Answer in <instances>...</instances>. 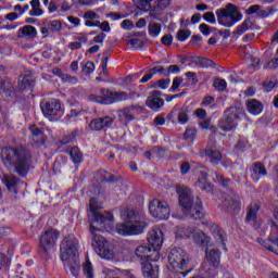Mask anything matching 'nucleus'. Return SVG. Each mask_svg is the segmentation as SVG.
<instances>
[{
	"label": "nucleus",
	"mask_w": 278,
	"mask_h": 278,
	"mask_svg": "<svg viewBox=\"0 0 278 278\" xmlns=\"http://www.w3.org/2000/svg\"><path fill=\"white\" fill-rule=\"evenodd\" d=\"M2 162L9 170L18 174L20 177H27L31 166V153L25 147L4 148L1 153Z\"/></svg>",
	"instance_id": "obj_1"
},
{
	"label": "nucleus",
	"mask_w": 278,
	"mask_h": 278,
	"mask_svg": "<svg viewBox=\"0 0 278 278\" xmlns=\"http://www.w3.org/2000/svg\"><path fill=\"white\" fill-rule=\"evenodd\" d=\"M61 260L64 262L66 273L78 277L81 265L79 263V240L70 233L61 242Z\"/></svg>",
	"instance_id": "obj_2"
},
{
	"label": "nucleus",
	"mask_w": 278,
	"mask_h": 278,
	"mask_svg": "<svg viewBox=\"0 0 278 278\" xmlns=\"http://www.w3.org/2000/svg\"><path fill=\"white\" fill-rule=\"evenodd\" d=\"M121 216L124 223L116 224V231L119 236H140L149 227L144 214L138 211L128 208L123 211Z\"/></svg>",
	"instance_id": "obj_3"
},
{
	"label": "nucleus",
	"mask_w": 278,
	"mask_h": 278,
	"mask_svg": "<svg viewBox=\"0 0 278 278\" xmlns=\"http://www.w3.org/2000/svg\"><path fill=\"white\" fill-rule=\"evenodd\" d=\"M176 190L179 205L181 206L184 214L190 216V218H193L194 220H201V218H203V202H201V199L198 198L194 202L192 199V191L187 187H177ZM191 207L195 210V213L190 211Z\"/></svg>",
	"instance_id": "obj_4"
},
{
	"label": "nucleus",
	"mask_w": 278,
	"mask_h": 278,
	"mask_svg": "<svg viewBox=\"0 0 278 278\" xmlns=\"http://www.w3.org/2000/svg\"><path fill=\"white\" fill-rule=\"evenodd\" d=\"M89 207L91 210L92 220L90 222V233L94 231H101L105 227V224L114 220V215L109 212L101 213L98 210L101 206L98 204L97 199L91 198L89 202Z\"/></svg>",
	"instance_id": "obj_5"
},
{
	"label": "nucleus",
	"mask_w": 278,
	"mask_h": 278,
	"mask_svg": "<svg viewBox=\"0 0 278 278\" xmlns=\"http://www.w3.org/2000/svg\"><path fill=\"white\" fill-rule=\"evenodd\" d=\"M217 22L223 27H233L236 23L242 21V13L238 11L236 4L229 3L224 9L216 11Z\"/></svg>",
	"instance_id": "obj_6"
},
{
	"label": "nucleus",
	"mask_w": 278,
	"mask_h": 278,
	"mask_svg": "<svg viewBox=\"0 0 278 278\" xmlns=\"http://www.w3.org/2000/svg\"><path fill=\"white\" fill-rule=\"evenodd\" d=\"M102 96L90 94L89 99L96 103H104L105 105L110 103L127 101L129 94L125 91H111L110 89H101Z\"/></svg>",
	"instance_id": "obj_7"
},
{
	"label": "nucleus",
	"mask_w": 278,
	"mask_h": 278,
	"mask_svg": "<svg viewBox=\"0 0 278 278\" xmlns=\"http://www.w3.org/2000/svg\"><path fill=\"white\" fill-rule=\"evenodd\" d=\"M244 114V109L240 106H231L225 112V116L219 121V127L223 131H233L236 129V118H240Z\"/></svg>",
	"instance_id": "obj_8"
},
{
	"label": "nucleus",
	"mask_w": 278,
	"mask_h": 278,
	"mask_svg": "<svg viewBox=\"0 0 278 278\" xmlns=\"http://www.w3.org/2000/svg\"><path fill=\"white\" fill-rule=\"evenodd\" d=\"M149 212L153 218L168 220V217L170 216V206L166 201L154 199L150 202Z\"/></svg>",
	"instance_id": "obj_9"
},
{
	"label": "nucleus",
	"mask_w": 278,
	"mask_h": 278,
	"mask_svg": "<svg viewBox=\"0 0 278 278\" xmlns=\"http://www.w3.org/2000/svg\"><path fill=\"white\" fill-rule=\"evenodd\" d=\"M92 235V247L98 253L99 256L102 257V260H112L114 257V251L110 249V245L108 244V241L103 236L96 235L94 231Z\"/></svg>",
	"instance_id": "obj_10"
},
{
	"label": "nucleus",
	"mask_w": 278,
	"mask_h": 278,
	"mask_svg": "<svg viewBox=\"0 0 278 278\" xmlns=\"http://www.w3.org/2000/svg\"><path fill=\"white\" fill-rule=\"evenodd\" d=\"M190 258L184 249L175 248L168 254V262L172 268H178L179 270H184L186 266H188V262Z\"/></svg>",
	"instance_id": "obj_11"
},
{
	"label": "nucleus",
	"mask_w": 278,
	"mask_h": 278,
	"mask_svg": "<svg viewBox=\"0 0 278 278\" xmlns=\"http://www.w3.org/2000/svg\"><path fill=\"white\" fill-rule=\"evenodd\" d=\"M58 238H60V232L56 229H47L45 233L40 236L39 244L41 251H43V253H49V251L55 247Z\"/></svg>",
	"instance_id": "obj_12"
},
{
	"label": "nucleus",
	"mask_w": 278,
	"mask_h": 278,
	"mask_svg": "<svg viewBox=\"0 0 278 278\" xmlns=\"http://www.w3.org/2000/svg\"><path fill=\"white\" fill-rule=\"evenodd\" d=\"M136 256L143 262H157L160 252L149 245H139L135 249Z\"/></svg>",
	"instance_id": "obj_13"
},
{
	"label": "nucleus",
	"mask_w": 278,
	"mask_h": 278,
	"mask_svg": "<svg viewBox=\"0 0 278 278\" xmlns=\"http://www.w3.org/2000/svg\"><path fill=\"white\" fill-rule=\"evenodd\" d=\"M40 108L45 116H58L60 110H62V104H60L59 100L52 99L50 101H42Z\"/></svg>",
	"instance_id": "obj_14"
},
{
	"label": "nucleus",
	"mask_w": 278,
	"mask_h": 278,
	"mask_svg": "<svg viewBox=\"0 0 278 278\" xmlns=\"http://www.w3.org/2000/svg\"><path fill=\"white\" fill-rule=\"evenodd\" d=\"M29 131L31 132V147H34L35 149H40V147H45V142H47V137H45V132L42 131V129L36 127V125H30Z\"/></svg>",
	"instance_id": "obj_15"
},
{
	"label": "nucleus",
	"mask_w": 278,
	"mask_h": 278,
	"mask_svg": "<svg viewBox=\"0 0 278 278\" xmlns=\"http://www.w3.org/2000/svg\"><path fill=\"white\" fill-rule=\"evenodd\" d=\"M148 242L154 251H160L164 242V232H162V229L150 230L148 233Z\"/></svg>",
	"instance_id": "obj_16"
},
{
	"label": "nucleus",
	"mask_w": 278,
	"mask_h": 278,
	"mask_svg": "<svg viewBox=\"0 0 278 278\" xmlns=\"http://www.w3.org/2000/svg\"><path fill=\"white\" fill-rule=\"evenodd\" d=\"M146 104L150 108V110H160V108H164V99H162V91L154 90L150 92Z\"/></svg>",
	"instance_id": "obj_17"
},
{
	"label": "nucleus",
	"mask_w": 278,
	"mask_h": 278,
	"mask_svg": "<svg viewBox=\"0 0 278 278\" xmlns=\"http://www.w3.org/2000/svg\"><path fill=\"white\" fill-rule=\"evenodd\" d=\"M0 94L7 101H10V99H14L15 89L12 79L7 78L0 81Z\"/></svg>",
	"instance_id": "obj_18"
},
{
	"label": "nucleus",
	"mask_w": 278,
	"mask_h": 278,
	"mask_svg": "<svg viewBox=\"0 0 278 278\" xmlns=\"http://www.w3.org/2000/svg\"><path fill=\"white\" fill-rule=\"evenodd\" d=\"M2 182L7 186L9 192L13 194H18V187L21 186V179L16 178L14 175H4Z\"/></svg>",
	"instance_id": "obj_19"
},
{
	"label": "nucleus",
	"mask_w": 278,
	"mask_h": 278,
	"mask_svg": "<svg viewBox=\"0 0 278 278\" xmlns=\"http://www.w3.org/2000/svg\"><path fill=\"white\" fill-rule=\"evenodd\" d=\"M206 263L220 265V250L218 249H206Z\"/></svg>",
	"instance_id": "obj_20"
},
{
	"label": "nucleus",
	"mask_w": 278,
	"mask_h": 278,
	"mask_svg": "<svg viewBox=\"0 0 278 278\" xmlns=\"http://www.w3.org/2000/svg\"><path fill=\"white\" fill-rule=\"evenodd\" d=\"M138 110H140V106H128L121 111L119 116H122V118H125L126 121H134L136 114H138Z\"/></svg>",
	"instance_id": "obj_21"
},
{
	"label": "nucleus",
	"mask_w": 278,
	"mask_h": 278,
	"mask_svg": "<svg viewBox=\"0 0 278 278\" xmlns=\"http://www.w3.org/2000/svg\"><path fill=\"white\" fill-rule=\"evenodd\" d=\"M252 177H256V181H260V177H266L268 175V170H266V166L262 163H254L252 166Z\"/></svg>",
	"instance_id": "obj_22"
},
{
	"label": "nucleus",
	"mask_w": 278,
	"mask_h": 278,
	"mask_svg": "<svg viewBox=\"0 0 278 278\" xmlns=\"http://www.w3.org/2000/svg\"><path fill=\"white\" fill-rule=\"evenodd\" d=\"M257 212H260V203L252 202L248 207V213L245 217L247 223H251V220H255V218H257Z\"/></svg>",
	"instance_id": "obj_23"
},
{
	"label": "nucleus",
	"mask_w": 278,
	"mask_h": 278,
	"mask_svg": "<svg viewBox=\"0 0 278 278\" xmlns=\"http://www.w3.org/2000/svg\"><path fill=\"white\" fill-rule=\"evenodd\" d=\"M211 233L213 238H215L216 242L225 245V231H223L222 228L218 227V225L211 226Z\"/></svg>",
	"instance_id": "obj_24"
},
{
	"label": "nucleus",
	"mask_w": 278,
	"mask_h": 278,
	"mask_svg": "<svg viewBox=\"0 0 278 278\" xmlns=\"http://www.w3.org/2000/svg\"><path fill=\"white\" fill-rule=\"evenodd\" d=\"M193 63L195 66H200V68H214L216 66V63L210 59H205L203 56H197L193 60Z\"/></svg>",
	"instance_id": "obj_25"
},
{
	"label": "nucleus",
	"mask_w": 278,
	"mask_h": 278,
	"mask_svg": "<svg viewBox=\"0 0 278 278\" xmlns=\"http://www.w3.org/2000/svg\"><path fill=\"white\" fill-rule=\"evenodd\" d=\"M218 266L220 265L204 262L202 265V269L208 277H216V275H218Z\"/></svg>",
	"instance_id": "obj_26"
},
{
	"label": "nucleus",
	"mask_w": 278,
	"mask_h": 278,
	"mask_svg": "<svg viewBox=\"0 0 278 278\" xmlns=\"http://www.w3.org/2000/svg\"><path fill=\"white\" fill-rule=\"evenodd\" d=\"M201 179L198 180L197 186L198 188H201V190H205L206 192H212L213 187L212 184L206 182L207 181V173L201 172Z\"/></svg>",
	"instance_id": "obj_27"
},
{
	"label": "nucleus",
	"mask_w": 278,
	"mask_h": 278,
	"mask_svg": "<svg viewBox=\"0 0 278 278\" xmlns=\"http://www.w3.org/2000/svg\"><path fill=\"white\" fill-rule=\"evenodd\" d=\"M68 155L71 156L73 164H81L84 160V154H81V151H79V148L77 147H73L68 151Z\"/></svg>",
	"instance_id": "obj_28"
},
{
	"label": "nucleus",
	"mask_w": 278,
	"mask_h": 278,
	"mask_svg": "<svg viewBox=\"0 0 278 278\" xmlns=\"http://www.w3.org/2000/svg\"><path fill=\"white\" fill-rule=\"evenodd\" d=\"M191 238H193L195 244H199L200 247H203L208 242L207 237L201 230H194Z\"/></svg>",
	"instance_id": "obj_29"
},
{
	"label": "nucleus",
	"mask_w": 278,
	"mask_h": 278,
	"mask_svg": "<svg viewBox=\"0 0 278 278\" xmlns=\"http://www.w3.org/2000/svg\"><path fill=\"white\" fill-rule=\"evenodd\" d=\"M20 38L23 36H27V38H36L38 36V31L36 30V27L31 25L24 26L20 29Z\"/></svg>",
	"instance_id": "obj_30"
},
{
	"label": "nucleus",
	"mask_w": 278,
	"mask_h": 278,
	"mask_svg": "<svg viewBox=\"0 0 278 278\" xmlns=\"http://www.w3.org/2000/svg\"><path fill=\"white\" fill-rule=\"evenodd\" d=\"M248 111L254 115L262 114V103L257 100H250L248 102Z\"/></svg>",
	"instance_id": "obj_31"
},
{
	"label": "nucleus",
	"mask_w": 278,
	"mask_h": 278,
	"mask_svg": "<svg viewBox=\"0 0 278 278\" xmlns=\"http://www.w3.org/2000/svg\"><path fill=\"white\" fill-rule=\"evenodd\" d=\"M148 29H149V35L152 38H157V36H160L162 31V24L152 22L149 24Z\"/></svg>",
	"instance_id": "obj_32"
},
{
	"label": "nucleus",
	"mask_w": 278,
	"mask_h": 278,
	"mask_svg": "<svg viewBox=\"0 0 278 278\" xmlns=\"http://www.w3.org/2000/svg\"><path fill=\"white\" fill-rule=\"evenodd\" d=\"M205 155H207V157H211L212 164H219L220 160H223V154H220V152L216 150H206Z\"/></svg>",
	"instance_id": "obj_33"
},
{
	"label": "nucleus",
	"mask_w": 278,
	"mask_h": 278,
	"mask_svg": "<svg viewBox=\"0 0 278 278\" xmlns=\"http://www.w3.org/2000/svg\"><path fill=\"white\" fill-rule=\"evenodd\" d=\"M30 5V16H42V9H40V0H31Z\"/></svg>",
	"instance_id": "obj_34"
},
{
	"label": "nucleus",
	"mask_w": 278,
	"mask_h": 278,
	"mask_svg": "<svg viewBox=\"0 0 278 278\" xmlns=\"http://www.w3.org/2000/svg\"><path fill=\"white\" fill-rule=\"evenodd\" d=\"M148 261L143 264V276L144 277H157V271L153 269V265Z\"/></svg>",
	"instance_id": "obj_35"
},
{
	"label": "nucleus",
	"mask_w": 278,
	"mask_h": 278,
	"mask_svg": "<svg viewBox=\"0 0 278 278\" xmlns=\"http://www.w3.org/2000/svg\"><path fill=\"white\" fill-rule=\"evenodd\" d=\"M83 273L87 278H94V268L92 267V263L87 261L83 267Z\"/></svg>",
	"instance_id": "obj_36"
},
{
	"label": "nucleus",
	"mask_w": 278,
	"mask_h": 278,
	"mask_svg": "<svg viewBox=\"0 0 278 278\" xmlns=\"http://www.w3.org/2000/svg\"><path fill=\"white\" fill-rule=\"evenodd\" d=\"M98 119L100 121L102 130H105L108 127H112V125H114V118L111 116L98 117Z\"/></svg>",
	"instance_id": "obj_37"
},
{
	"label": "nucleus",
	"mask_w": 278,
	"mask_h": 278,
	"mask_svg": "<svg viewBox=\"0 0 278 278\" xmlns=\"http://www.w3.org/2000/svg\"><path fill=\"white\" fill-rule=\"evenodd\" d=\"M194 235V229L192 228H180L178 229L177 236L179 238H192Z\"/></svg>",
	"instance_id": "obj_38"
},
{
	"label": "nucleus",
	"mask_w": 278,
	"mask_h": 278,
	"mask_svg": "<svg viewBox=\"0 0 278 278\" xmlns=\"http://www.w3.org/2000/svg\"><path fill=\"white\" fill-rule=\"evenodd\" d=\"M191 35L192 31L190 30H178V33L176 34V38L180 42H186V40H188V38H190Z\"/></svg>",
	"instance_id": "obj_39"
},
{
	"label": "nucleus",
	"mask_w": 278,
	"mask_h": 278,
	"mask_svg": "<svg viewBox=\"0 0 278 278\" xmlns=\"http://www.w3.org/2000/svg\"><path fill=\"white\" fill-rule=\"evenodd\" d=\"M215 177H216V180L218 181V184L220 186H223L224 188H227V186H231V180L225 178V176H223L222 174L215 173Z\"/></svg>",
	"instance_id": "obj_40"
},
{
	"label": "nucleus",
	"mask_w": 278,
	"mask_h": 278,
	"mask_svg": "<svg viewBox=\"0 0 278 278\" xmlns=\"http://www.w3.org/2000/svg\"><path fill=\"white\" fill-rule=\"evenodd\" d=\"M89 129H91V131H103L99 117L90 122Z\"/></svg>",
	"instance_id": "obj_41"
},
{
	"label": "nucleus",
	"mask_w": 278,
	"mask_h": 278,
	"mask_svg": "<svg viewBox=\"0 0 278 278\" xmlns=\"http://www.w3.org/2000/svg\"><path fill=\"white\" fill-rule=\"evenodd\" d=\"M48 27L50 31L56 33L62 29V22L55 20L48 23Z\"/></svg>",
	"instance_id": "obj_42"
},
{
	"label": "nucleus",
	"mask_w": 278,
	"mask_h": 278,
	"mask_svg": "<svg viewBox=\"0 0 278 278\" xmlns=\"http://www.w3.org/2000/svg\"><path fill=\"white\" fill-rule=\"evenodd\" d=\"M274 13H275L274 8H267L265 10L258 9L257 16H260V18H268V16Z\"/></svg>",
	"instance_id": "obj_43"
},
{
	"label": "nucleus",
	"mask_w": 278,
	"mask_h": 278,
	"mask_svg": "<svg viewBox=\"0 0 278 278\" xmlns=\"http://www.w3.org/2000/svg\"><path fill=\"white\" fill-rule=\"evenodd\" d=\"M228 210H231V212H240V201L238 200H230L228 201Z\"/></svg>",
	"instance_id": "obj_44"
},
{
	"label": "nucleus",
	"mask_w": 278,
	"mask_h": 278,
	"mask_svg": "<svg viewBox=\"0 0 278 278\" xmlns=\"http://www.w3.org/2000/svg\"><path fill=\"white\" fill-rule=\"evenodd\" d=\"M245 149H249V142L247 140H240L236 146L237 153H244Z\"/></svg>",
	"instance_id": "obj_45"
},
{
	"label": "nucleus",
	"mask_w": 278,
	"mask_h": 278,
	"mask_svg": "<svg viewBox=\"0 0 278 278\" xmlns=\"http://www.w3.org/2000/svg\"><path fill=\"white\" fill-rule=\"evenodd\" d=\"M83 73H85V75H90V73H94V63L88 61L85 65H83Z\"/></svg>",
	"instance_id": "obj_46"
},
{
	"label": "nucleus",
	"mask_w": 278,
	"mask_h": 278,
	"mask_svg": "<svg viewBox=\"0 0 278 278\" xmlns=\"http://www.w3.org/2000/svg\"><path fill=\"white\" fill-rule=\"evenodd\" d=\"M264 68H265V70L270 68L271 71H277V68H278V58H274V59H271L269 62H267V63L264 65Z\"/></svg>",
	"instance_id": "obj_47"
},
{
	"label": "nucleus",
	"mask_w": 278,
	"mask_h": 278,
	"mask_svg": "<svg viewBox=\"0 0 278 278\" xmlns=\"http://www.w3.org/2000/svg\"><path fill=\"white\" fill-rule=\"evenodd\" d=\"M203 20L206 21V23H211V25H215L216 15H214V12H206L203 14Z\"/></svg>",
	"instance_id": "obj_48"
},
{
	"label": "nucleus",
	"mask_w": 278,
	"mask_h": 278,
	"mask_svg": "<svg viewBox=\"0 0 278 278\" xmlns=\"http://www.w3.org/2000/svg\"><path fill=\"white\" fill-rule=\"evenodd\" d=\"M214 88L217 90H225L227 88V81H225V79L217 78L214 80Z\"/></svg>",
	"instance_id": "obj_49"
},
{
	"label": "nucleus",
	"mask_w": 278,
	"mask_h": 278,
	"mask_svg": "<svg viewBox=\"0 0 278 278\" xmlns=\"http://www.w3.org/2000/svg\"><path fill=\"white\" fill-rule=\"evenodd\" d=\"M184 136L185 140H190V142H192L194 140V136H197V130L192 128H187Z\"/></svg>",
	"instance_id": "obj_50"
},
{
	"label": "nucleus",
	"mask_w": 278,
	"mask_h": 278,
	"mask_svg": "<svg viewBox=\"0 0 278 278\" xmlns=\"http://www.w3.org/2000/svg\"><path fill=\"white\" fill-rule=\"evenodd\" d=\"M62 81H65V84H77V78L75 76H71L68 74H63L61 76Z\"/></svg>",
	"instance_id": "obj_51"
},
{
	"label": "nucleus",
	"mask_w": 278,
	"mask_h": 278,
	"mask_svg": "<svg viewBox=\"0 0 278 278\" xmlns=\"http://www.w3.org/2000/svg\"><path fill=\"white\" fill-rule=\"evenodd\" d=\"M258 242L265 248V249H267V251H271V253H275L276 255H278V250L275 248V247H273V245H270V244H268V241H265V240H258Z\"/></svg>",
	"instance_id": "obj_52"
},
{
	"label": "nucleus",
	"mask_w": 278,
	"mask_h": 278,
	"mask_svg": "<svg viewBox=\"0 0 278 278\" xmlns=\"http://www.w3.org/2000/svg\"><path fill=\"white\" fill-rule=\"evenodd\" d=\"M129 45L132 47V49H142L144 42L140 39H130Z\"/></svg>",
	"instance_id": "obj_53"
},
{
	"label": "nucleus",
	"mask_w": 278,
	"mask_h": 278,
	"mask_svg": "<svg viewBox=\"0 0 278 278\" xmlns=\"http://www.w3.org/2000/svg\"><path fill=\"white\" fill-rule=\"evenodd\" d=\"M179 65H169L165 72V77H169L170 73H180Z\"/></svg>",
	"instance_id": "obj_54"
},
{
	"label": "nucleus",
	"mask_w": 278,
	"mask_h": 278,
	"mask_svg": "<svg viewBox=\"0 0 278 278\" xmlns=\"http://www.w3.org/2000/svg\"><path fill=\"white\" fill-rule=\"evenodd\" d=\"M178 121L179 123H188V111L187 110H180L178 113Z\"/></svg>",
	"instance_id": "obj_55"
},
{
	"label": "nucleus",
	"mask_w": 278,
	"mask_h": 278,
	"mask_svg": "<svg viewBox=\"0 0 278 278\" xmlns=\"http://www.w3.org/2000/svg\"><path fill=\"white\" fill-rule=\"evenodd\" d=\"M162 45H165V47H170L173 45V35H165L161 39Z\"/></svg>",
	"instance_id": "obj_56"
},
{
	"label": "nucleus",
	"mask_w": 278,
	"mask_h": 278,
	"mask_svg": "<svg viewBox=\"0 0 278 278\" xmlns=\"http://www.w3.org/2000/svg\"><path fill=\"white\" fill-rule=\"evenodd\" d=\"M150 73H152V75L160 73L161 75H164V77H166V70H164L163 66H154L150 70Z\"/></svg>",
	"instance_id": "obj_57"
},
{
	"label": "nucleus",
	"mask_w": 278,
	"mask_h": 278,
	"mask_svg": "<svg viewBox=\"0 0 278 278\" xmlns=\"http://www.w3.org/2000/svg\"><path fill=\"white\" fill-rule=\"evenodd\" d=\"M101 181H109L110 184H114V181H116V177H114V175H111L108 172H104L103 179Z\"/></svg>",
	"instance_id": "obj_58"
},
{
	"label": "nucleus",
	"mask_w": 278,
	"mask_h": 278,
	"mask_svg": "<svg viewBox=\"0 0 278 278\" xmlns=\"http://www.w3.org/2000/svg\"><path fill=\"white\" fill-rule=\"evenodd\" d=\"M22 84L24 85V88H31L34 86V79L25 76L22 80Z\"/></svg>",
	"instance_id": "obj_59"
},
{
	"label": "nucleus",
	"mask_w": 278,
	"mask_h": 278,
	"mask_svg": "<svg viewBox=\"0 0 278 278\" xmlns=\"http://www.w3.org/2000/svg\"><path fill=\"white\" fill-rule=\"evenodd\" d=\"M157 8L166 10L167 5H170V0H156Z\"/></svg>",
	"instance_id": "obj_60"
},
{
	"label": "nucleus",
	"mask_w": 278,
	"mask_h": 278,
	"mask_svg": "<svg viewBox=\"0 0 278 278\" xmlns=\"http://www.w3.org/2000/svg\"><path fill=\"white\" fill-rule=\"evenodd\" d=\"M199 29L203 36H210V26L207 24H200Z\"/></svg>",
	"instance_id": "obj_61"
},
{
	"label": "nucleus",
	"mask_w": 278,
	"mask_h": 278,
	"mask_svg": "<svg viewBox=\"0 0 278 278\" xmlns=\"http://www.w3.org/2000/svg\"><path fill=\"white\" fill-rule=\"evenodd\" d=\"M261 10L260 4H254L251 5L248 10H247V14H257Z\"/></svg>",
	"instance_id": "obj_62"
},
{
	"label": "nucleus",
	"mask_w": 278,
	"mask_h": 278,
	"mask_svg": "<svg viewBox=\"0 0 278 278\" xmlns=\"http://www.w3.org/2000/svg\"><path fill=\"white\" fill-rule=\"evenodd\" d=\"M184 81L182 78L176 77L173 80V85H172V90L175 91L177 90V88H179V86H181V83Z\"/></svg>",
	"instance_id": "obj_63"
},
{
	"label": "nucleus",
	"mask_w": 278,
	"mask_h": 278,
	"mask_svg": "<svg viewBox=\"0 0 278 278\" xmlns=\"http://www.w3.org/2000/svg\"><path fill=\"white\" fill-rule=\"evenodd\" d=\"M74 139H75V137H73V135L64 136L61 139V144H71V142H73Z\"/></svg>",
	"instance_id": "obj_64"
}]
</instances>
